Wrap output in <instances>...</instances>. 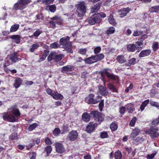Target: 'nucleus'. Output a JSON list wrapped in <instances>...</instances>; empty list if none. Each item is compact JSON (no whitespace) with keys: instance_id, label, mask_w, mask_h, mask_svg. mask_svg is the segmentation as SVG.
<instances>
[{"instance_id":"obj_39","label":"nucleus","mask_w":159,"mask_h":159,"mask_svg":"<svg viewBox=\"0 0 159 159\" xmlns=\"http://www.w3.org/2000/svg\"><path fill=\"white\" fill-rule=\"evenodd\" d=\"M108 88L113 92H117V90L114 85L111 84H108Z\"/></svg>"},{"instance_id":"obj_43","label":"nucleus","mask_w":159,"mask_h":159,"mask_svg":"<svg viewBox=\"0 0 159 159\" xmlns=\"http://www.w3.org/2000/svg\"><path fill=\"white\" fill-rule=\"evenodd\" d=\"M129 64L128 65L131 66L134 65L136 63V59L134 58H133L129 60Z\"/></svg>"},{"instance_id":"obj_10","label":"nucleus","mask_w":159,"mask_h":159,"mask_svg":"<svg viewBox=\"0 0 159 159\" xmlns=\"http://www.w3.org/2000/svg\"><path fill=\"white\" fill-rule=\"evenodd\" d=\"M74 70V67L73 66L70 65H67L63 66L61 71L63 73L68 74L70 71H72Z\"/></svg>"},{"instance_id":"obj_26","label":"nucleus","mask_w":159,"mask_h":159,"mask_svg":"<svg viewBox=\"0 0 159 159\" xmlns=\"http://www.w3.org/2000/svg\"><path fill=\"white\" fill-rule=\"evenodd\" d=\"M55 56L54 58V61L56 62H58L60 61L62 57H64L63 55L61 54L57 55L56 52Z\"/></svg>"},{"instance_id":"obj_61","label":"nucleus","mask_w":159,"mask_h":159,"mask_svg":"<svg viewBox=\"0 0 159 159\" xmlns=\"http://www.w3.org/2000/svg\"><path fill=\"white\" fill-rule=\"evenodd\" d=\"M45 143L47 144L50 145L52 143L50 139L48 138L45 139Z\"/></svg>"},{"instance_id":"obj_30","label":"nucleus","mask_w":159,"mask_h":159,"mask_svg":"<svg viewBox=\"0 0 159 159\" xmlns=\"http://www.w3.org/2000/svg\"><path fill=\"white\" fill-rule=\"evenodd\" d=\"M55 52H50V54L49 55L48 60V61H51L52 60H54V57H55Z\"/></svg>"},{"instance_id":"obj_59","label":"nucleus","mask_w":159,"mask_h":159,"mask_svg":"<svg viewBox=\"0 0 159 159\" xmlns=\"http://www.w3.org/2000/svg\"><path fill=\"white\" fill-rule=\"evenodd\" d=\"M156 155V153L148 154L147 155L146 157L148 159H152Z\"/></svg>"},{"instance_id":"obj_53","label":"nucleus","mask_w":159,"mask_h":159,"mask_svg":"<svg viewBox=\"0 0 159 159\" xmlns=\"http://www.w3.org/2000/svg\"><path fill=\"white\" fill-rule=\"evenodd\" d=\"M152 125L155 126L159 124V118L154 120L152 122Z\"/></svg>"},{"instance_id":"obj_11","label":"nucleus","mask_w":159,"mask_h":159,"mask_svg":"<svg viewBox=\"0 0 159 159\" xmlns=\"http://www.w3.org/2000/svg\"><path fill=\"white\" fill-rule=\"evenodd\" d=\"M98 92L101 95L104 96L107 95L108 93V91L107 90V88L102 85H100L98 87Z\"/></svg>"},{"instance_id":"obj_52","label":"nucleus","mask_w":159,"mask_h":159,"mask_svg":"<svg viewBox=\"0 0 159 159\" xmlns=\"http://www.w3.org/2000/svg\"><path fill=\"white\" fill-rule=\"evenodd\" d=\"M108 135L107 132H102L100 134V136L102 138H107Z\"/></svg>"},{"instance_id":"obj_22","label":"nucleus","mask_w":159,"mask_h":159,"mask_svg":"<svg viewBox=\"0 0 159 159\" xmlns=\"http://www.w3.org/2000/svg\"><path fill=\"white\" fill-rule=\"evenodd\" d=\"M10 38L13 39V41L16 43H19L20 42V37L18 35H13L10 36Z\"/></svg>"},{"instance_id":"obj_31","label":"nucleus","mask_w":159,"mask_h":159,"mask_svg":"<svg viewBox=\"0 0 159 159\" xmlns=\"http://www.w3.org/2000/svg\"><path fill=\"white\" fill-rule=\"evenodd\" d=\"M108 21L109 23L113 25H115L116 24V23L113 18V16L112 15H110L109 16L108 18Z\"/></svg>"},{"instance_id":"obj_27","label":"nucleus","mask_w":159,"mask_h":159,"mask_svg":"<svg viewBox=\"0 0 159 159\" xmlns=\"http://www.w3.org/2000/svg\"><path fill=\"white\" fill-rule=\"evenodd\" d=\"M9 59L11 60L12 62H16L18 60L17 55L15 53H13L11 54Z\"/></svg>"},{"instance_id":"obj_45","label":"nucleus","mask_w":159,"mask_h":159,"mask_svg":"<svg viewBox=\"0 0 159 159\" xmlns=\"http://www.w3.org/2000/svg\"><path fill=\"white\" fill-rule=\"evenodd\" d=\"M10 139L11 140L16 139L17 138V134L16 133H14L10 135L9 137Z\"/></svg>"},{"instance_id":"obj_25","label":"nucleus","mask_w":159,"mask_h":159,"mask_svg":"<svg viewBox=\"0 0 159 159\" xmlns=\"http://www.w3.org/2000/svg\"><path fill=\"white\" fill-rule=\"evenodd\" d=\"M149 99H147L144 101L141 104L140 109L141 111H143L145 107L149 103Z\"/></svg>"},{"instance_id":"obj_56","label":"nucleus","mask_w":159,"mask_h":159,"mask_svg":"<svg viewBox=\"0 0 159 159\" xmlns=\"http://www.w3.org/2000/svg\"><path fill=\"white\" fill-rule=\"evenodd\" d=\"M54 0H43L42 2L45 5L48 4L51 2H53Z\"/></svg>"},{"instance_id":"obj_37","label":"nucleus","mask_w":159,"mask_h":159,"mask_svg":"<svg viewBox=\"0 0 159 159\" xmlns=\"http://www.w3.org/2000/svg\"><path fill=\"white\" fill-rule=\"evenodd\" d=\"M95 57L96 60H97V61L101 60L103 59L104 57V56L102 54H100L98 55H96L94 56Z\"/></svg>"},{"instance_id":"obj_60","label":"nucleus","mask_w":159,"mask_h":159,"mask_svg":"<svg viewBox=\"0 0 159 159\" xmlns=\"http://www.w3.org/2000/svg\"><path fill=\"white\" fill-rule=\"evenodd\" d=\"M101 50V48L100 47H96L94 49V52L95 54L99 53Z\"/></svg>"},{"instance_id":"obj_18","label":"nucleus","mask_w":159,"mask_h":159,"mask_svg":"<svg viewBox=\"0 0 159 159\" xmlns=\"http://www.w3.org/2000/svg\"><path fill=\"white\" fill-rule=\"evenodd\" d=\"M129 8L128 7L122 9L120 10L121 13L120 14V15H121L120 17H123L126 16L129 12Z\"/></svg>"},{"instance_id":"obj_63","label":"nucleus","mask_w":159,"mask_h":159,"mask_svg":"<svg viewBox=\"0 0 159 159\" xmlns=\"http://www.w3.org/2000/svg\"><path fill=\"white\" fill-rule=\"evenodd\" d=\"M98 15L99 17L100 16L102 18H104L106 17V14L103 12H101L98 15Z\"/></svg>"},{"instance_id":"obj_14","label":"nucleus","mask_w":159,"mask_h":159,"mask_svg":"<svg viewBox=\"0 0 159 159\" xmlns=\"http://www.w3.org/2000/svg\"><path fill=\"white\" fill-rule=\"evenodd\" d=\"M151 53V51L150 50H143L140 52L139 57H144L149 56Z\"/></svg>"},{"instance_id":"obj_46","label":"nucleus","mask_w":159,"mask_h":159,"mask_svg":"<svg viewBox=\"0 0 159 159\" xmlns=\"http://www.w3.org/2000/svg\"><path fill=\"white\" fill-rule=\"evenodd\" d=\"M45 151L47 153L49 154L52 151V148L51 146H48L45 148Z\"/></svg>"},{"instance_id":"obj_49","label":"nucleus","mask_w":159,"mask_h":159,"mask_svg":"<svg viewBox=\"0 0 159 159\" xmlns=\"http://www.w3.org/2000/svg\"><path fill=\"white\" fill-rule=\"evenodd\" d=\"M87 51L86 49L85 48H81L79 50V53L82 55L85 54Z\"/></svg>"},{"instance_id":"obj_7","label":"nucleus","mask_w":159,"mask_h":159,"mask_svg":"<svg viewBox=\"0 0 159 159\" xmlns=\"http://www.w3.org/2000/svg\"><path fill=\"white\" fill-rule=\"evenodd\" d=\"M101 20L100 18L98 15H94L87 20L89 23L91 25L94 24L96 23H99Z\"/></svg>"},{"instance_id":"obj_48","label":"nucleus","mask_w":159,"mask_h":159,"mask_svg":"<svg viewBox=\"0 0 159 159\" xmlns=\"http://www.w3.org/2000/svg\"><path fill=\"white\" fill-rule=\"evenodd\" d=\"M59 45L56 42H55L52 44H51L50 45V47L51 48H57Z\"/></svg>"},{"instance_id":"obj_2","label":"nucleus","mask_w":159,"mask_h":159,"mask_svg":"<svg viewBox=\"0 0 159 159\" xmlns=\"http://www.w3.org/2000/svg\"><path fill=\"white\" fill-rule=\"evenodd\" d=\"M70 38L68 37L66 38L63 37L60 39V43L61 45H65L66 46V49L67 51L72 53L73 51L71 49V44L70 43H69Z\"/></svg>"},{"instance_id":"obj_33","label":"nucleus","mask_w":159,"mask_h":159,"mask_svg":"<svg viewBox=\"0 0 159 159\" xmlns=\"http://www.w3.org/2000/svg\"><path fill=\"white\" fill-rule=\"evenodd\" d=\"M39 47V45L38 43H36L31 45L30 49V51L31 52H33L34 50L37 48Z\"/></svg>"},{"instance_id":"obj_40","label":"nucleus","mask_w":159,"mask_h":159,"mask_svg":"<svg viewBox=\"0 0 159 159\" xmlns=\"http://www.w3.org/2000/svg\"><path fill=\"white\" fill-rule=\"evenodd\" d=\"M60 133V130L58 128H55L53 131V134L55 136H58Z\"/></svg>"},{"instance_id":"obj_16","label":"nucleus","mask_w":159,"mask_h":159,"mask_svg":"<svg viewBox=\"0 0 159 159\" xmlns=\"http://www.w3.org/2000/svg\"><path fill=\"white\" fill-rule=\"evenodd\" d=\"M52 97L55 100H62L63 98V96L62 95L58 93L57 92L55 91L53 94Z\"/></svg>"},{"instance_id":"obj_17","label":"nucleus","mask_w":159,"mask_h":159,"mask_svg":"<svg viewBox=\"0 0 159 159\" xmlns=\"http://www.w3.org/2000/svg\"><path fill=\"white\" fill-rule=\"evenodd\" d=\"M100 7V4L98 2L91 8V12L92 13H94L98 12Z\"/></svg>"},{"instance_id":"obj_29","label":"nucleus","mask_w":159,"mask_h":159,"mask_svg":"<svg viewBox=\"0 0 159 159\" xmlns=\"http://www.w3.org/2000/svg\"><path fill=\"white\" fill-rule=\"evenodd\" d=\"M52 20H56V23L58 25H61L62 20L61 18L57 16H55L51 18Z\"/></svg>"},{"instance_id":"obj_12","label":"nucleus","mask_w":159,"mask_h":159,"mask_svg":"<svg viewBox=\"0 0 159 159\" xmlns=\"http://www.w3.org/2000/svg\"><path fill=\"white\" fill-rule=\"evenodd\" d=\"M55 148L56 151L60 153H62L65 151V148L63 145L59 143H57L55 144Z\"/></svg>"},{"instance_id":"obj_57","label":"nucleus","mask_w":159,"mask_h":159,"mask_svg":"<svg viewBox=\"0 0 159 159\" xmlns=\"http://www.w3.org/2000/svg\"><path fill=\"white\" fill-rule=\"evenodd\" d=\"M46 92L47 93L52 96L53 94L54 91H53L49 88H48L46 90Z\"/></svg>"},{"instance_id":"obj_32","label":"nucleus","mask_w":159,"mask_h":159,"mask_svg":"<svg viewBox=\"0 0 159 159\" xmlns=\"http://www.w3.org/2000/svg\"><path fill=\"white\" fill-rule=\"evenodd\" d=\"M19 27V24H16L12 25L10 29L11 32H14L17 30Z\"/></svg>"},{"instance_id":"obj_54","label":"nucleus","mask_w":159,"mask_h":159,"mask_svg":"<svg viewBox=\"0 0 159 159\" xmlns=\"http://www.w3.org/2000/svg\"><path fill=\"white\" fill-rule=\"evenodd\" d=\"M152 48L154 51H156L158 48V43L157 42H155L152 45Z\"/></svg>"},{"instance_id":"obj_44","label":"nucleus","mask_w":159,"mask_h":159,"mask_svg":"<svg viewBox=\"0 0 159 159\" xmlns=\"http://www.w3.org/2000/svg\"><path fill=\"white\" fill-rule=\"evenodd\" d=\"M150 104L151 106H154L157 108L159 107V102L153 101H151L150 102Z\"/></svg>"},{"instance_id":"obj_35","label":"nucleus","mask_w":159,"mask_h":159,"mask_svg":"<svg viewBox=\"0 0 159 159\" xmlns=\"http://www.w3.org/2000/svg\"><path fill=\"white\" fill-rule=\"evenodd\" d=\"M38 126V124L36 123H34L31 125L29 127L28 129L29 131H32L35 129Z\"/></svg>"},{"instance_id":"obj_50","label":"nucleus","mask_w":159,"mask_h":159,"mask_svg":"<svg viewBox=\"0 0 159 159\" xmlns=\"http://www.w3.org/2000/svg\"><path fill=\"white\" fill-rule=\"evenodd\" d=\"M136 121V118L135 117H134L129 123V125L131 126H133L134 125Z\"/></svg>"},{"instance_id":"obj_38","label":"nucleus","mask_w":159,"mask_h":159,"mask_svg":"<svg viewBox=\"0 0 159 159\" xmlns=\"http://www.w3.org/2000/svg\"><path fill=\"white\" fill-rule=\"evenodd\" d=\"M159 11V6L152 7L150 9L151 12H157Z\"/></svg>"},{"instance_id":"obj_5","label":"nucleus","mask_w":159,"mask_h":159,"mask_svg":"<svg viewBox=\"0 0 159 159\" xmlns=\"http://www.w3.org/2000/svg\"><path fill=\"white\" fill-rule=\"evenodd\" d=\"M158 130V129L151 128L150 129L147 130L145 133L147 134H150L151 137L154 138L159 136V134L157 132Z\"/></svg>"},{"instance_id":"obj_58","label":"nucleus","mask_w":159,"mask_h":159,"mask_svg":"<svg viewBox=\"0 0 159 159\" xmlns=\"http://www.w3.org/2000/svg\"><path fill=\"white\" fill-rule=\"evenodd\" d=\"M104 106L103 100H102L99 104V108L100 111H102Z\"/></svg>"},{"instance_id":"obj_9","label":"nucleus","mask_w":159,"mask_h":159,"mask_svg":"<svg viewBox=\"0 0 159 159\" xmlns=\"http://www.w3.org/2000/svg\"><path fill=\"white\" fill-rule=\"evenodd\" d=\"M3 118L4 120L11 122H15L16 120L15 117L13 115L9 114L7 113H3Z\"/></svg>"},{"instance_id":"obj_51","label":"nucleus","mask_w":159,"mask_h":159,"mask_svg":"<svg viewBox=\"0 0 159 159\" xmlns=\"http://www.w3.org/2000/svg\"><path fill=\"white\" fill-rule=\"evenodd\" d=\"M105 73L106 75H107V76L111 79H115V76L112 74H110L107 72L106 70L105 71Z\"/></svg>"},{"instance_id":"obj_23","label":"nucleus","mask_w":159,"mask_h":159,"mask_svg":"<svg viewBox=\"0 0 159 159\" xmlns=\"http://www.w3.org/2000/svg\"><path fill=\"white\" fill-rule=\"evenodd\" d=\"M118 62L122 64L126 61V59L124 56L122 55L118 56L116 58Z\"/></svg>"},{"instance_id":"obj_47","label":"nucleus","mask_w":159,"mask_h":159,"mask_svg":"<svg viewBox=\"0 0 159 159\" xmlns=\"http://www.w3.org/2000/svg\"><path fill=\"white\" fill-rule=\"evenodd\" d=\"M143 32L142 31L137 30L134 32L133 35L134 36H139L141 35Z\"/></svg>"},{"instance_id":"obj_21","label":"nucleus","mask_w":159,"mask_h":159,"mask_svg":"<svg viewBox=\"0 0 159 159\" xmlns=\"http://www.w3.org/2000/svg\"><path fill=\"white\" fill-rule=\"evenodd\" d=\"M126 107L128 112L129 113H132L135 110L134 106L131 103L127 104L126 106Z\"/></svg>"},{"instance_id":"obj_42","label":"nucleus","mask_w":159,"mask_h":159,"mask_svg":"<svg viewBox=\"0 0 159 159\" xmlns=\"http://www.w3.org/2000/svg\"><path fill=\"white\" fill-rule=\"evenodd\" d=\"M110 128L112 131H115L118 128L117 124L115 123H112L110 126Z\"/></svg>"},{"instance_id":"obj_41","label":"nucleus","mask_w":159,"mask_h":159,"mask_svg":"<svg viewBox=\"0 0 159 159\" xmlns=\"http://www.w3.org/2000/svg\"><path fill=\"white\" fill-rule=\"evenodd\" d=\"M115 31V28L113 27H111L107 30V34H111L114 33Z\"/></svg>"},{"instance_id":"obj_64","label":"nucleus","mask_w":159,"mask_h":159,"mask_svg":"<svg viewBox=\"0 0 159 159\" xmlns=\"http://www.w3.org/2000/svg\"><path fill=\"white\" fill-rule=\"evenodd\" d=\"M49 53V51L48 50L44 51L43 53V56L45 58L48 55Z\"/></svg>"},{"instance_id":"obj_34","label":"nucleus","mask_w":159,"mask_h":159,"mask_svg":"<svg viewBox=\"0 0 159 159\" xmlns=\"http://www.w3.org/2000/svg\"><path fill=\"white\" fill-rule=\"evenodd\" d=\"M47 9L49 10L51 12H54L56 10V7L55 5H52L48 6Z\"/></svg>"},{"instance_id":"obj_13","label":"nucleus","mask_w":159,"mask_h":159,"mask_svg":"<svg viewBox=\"0 0 159 159\" xmlns=\"http://www.w3.org/2000/svg\"><path fill=\"white\" fill-rule=\"evenodd\" d=\"M97 126L96 124L90 122L86 127V130L88 133H90L93 131L95 126Z\"/></svg>"},{"instance_id":"obj_28","label":"nucleus","mask_w":159,"mask_h":159,"mask_svg":"<svg viewBox=\"0 0 159 159\" xmlns=\"http://www.w3.org/2000/svg\"><path fill=\"white\" fill-rule=\"evenodd\" d=\"M82 117L84 121L88 122L89 120L90 116L87 113H84L82 115Z\"/></svg>"},{"instance_id":"obj_62","label":"nucleus","mask_w":159,"mask_h":159,"mask_svg":"<svg viewBox=\"0 0 159 159\" xmlns=\"http://www.w3.org/2000/svg\"><path fill=\"white\" fill-rule=\"evenodd\" d=\"M41 32L39 30H37L34 33L33 35L35 37L38 36L39 34L41 33Z\"/></svg>"},{"instance_id":"obj_3","label":"nucleus","mask_w":159,"mask_h":159,"mask_svg":"<svg viewBox=\"0 0 159 159\" xmlns=\"http://www.w3.org/2000/svg\"><path fill=\"white\" fill-rule=\"evenodd\" d=\"M76 11L79 17L83 16L86 12V7L84 2H80L77 5Z\"/></svg>"},{"instance_id":"obj_19","label":"nucleus","mask_w":159,"mask_h":159,"mask_svg":"<svg viewBox=\"0 0 159 159\" xmlns=\"http://www.w3.org/2000/svg\"><path fill=\"white\" fill-rule=\"evenodd\" d=\"M127 50L130 52H134L137 48L136 46L134 44H129L127 46Z\"/></svg>"},{"instance_id":"obj_55","label":"nucleus","mask_w":159,"mask_h":159,"mask_svg":"<svg viewBox=\"0 0 159 159\" xmlns=\"http://www.w3.org/2000/svg\"><path fill=\"white\" fill-rule=\"evenodd\" d=\"M13 113L16 116H20V113L18 109H15L13 110Z\"/></svg>"},{"instance_id":"obj_20","label":"nucleus","mask_w":159,"mask_h":159,"mask_svg":"<svg viewBox=\"0 0 159 159\" xmlns=\"http://www.w3.org/2000/svg\"><path fill=\"white\" fill-rule=\"evenodd\" d=\"M22 80L20 78H17L14 80V87L17 89L19 88L21 84Z\"/></svg>"},{"instance_id":"obj_1","label":"nucleus","mask_w":159,"mask_h":159,"mask_svg":"<svg viewBox=\"0 0 159 159\" xmlns=\"http://www.w3.org/2000/svg\"><path fill=\"white\" fill-rule=\"evenodd\" d=\"M30 2V0H19L14 4L13 8L16 10H23L26 7V6Z\"/></svg>"},{"instance_id":"obj_24","label":"nucleus","mask_w":159,"mask_h":159,"mask_svg":"<svg viewBox=\"0 0 159 159\" xmlns=\"http://www.w3.org/2000/svg\"><path fill=\"white\" fill-rule=\"evenodd\" d=\"M139 130L138 128H135L130 135V138H134L136 137L139 134Z\"/></svg>"},{"instance_id":"obj_15","label":"nucleus","mask_w":159,"mask_h":159,"mask_svg":"<svg viewBox=\"0 0 159 159\" xmlns=\"http://www.w3.org/2000/svg\"><path fill=\"white\" fill-rule=\"evenodd\" d=\"M84 61L87 64H91L93 63L97 62L94 56L91 57L84 60Z\"/></svg>"},{"instance_id":"obj_8","label":"nucleus","mask_w":159,"mask_h":159,"mask_svg":"<svg viewBox=\"0 0 159 159\" xmlns=\"http://www.w3.org/2000/svg\"><path fill=\"white\" fill-rule=\"evenodd\" d=\"M78 133L77 131L72 130L69 133L68 135V139L70 141H74L77 138Z\"/></svg>"},{"instance_id":"obj_36","label":"nucleus","mask_w":159,"mask_h":159,"mask_svg":"<svg viewBox=\"0 0 159 159\" xmlns=\"http://www.w3.org/2000/svg\"><path fill=\"white\" fill-rule=\"evenodd\" d=\"M122 156L121 152L119 151L116 152L115 153V157L116 159H121Z\"/></svg>"},{"instance_id":"obj_6","label":"nucleus","mask_w":159,"mask_h":159,"mask_svg":"<svg viewBox=\"0 0 159 159\" xmlns=\"http://www.w3.org/2000/svg\"><path fill=\"white\" fill-rule=\"evenodd\" d=\"M94 119L100 123L103 121L104 117L103 115L98 111H93L92 112Z\"/></svg>"},{"instance_id":"obj_4","label":"nucleus","mask_w":159,"mask_h":159,"mask_svg":"<svg viewBox=\"0 0 159 159\" xmlns=\"http://www.w3.org/2000/svg\"><path fill=\"white\" fill-rule=\"evenodd\" d=\"M94 96L93 94H90L89 96L85 98V101L86 102L89 104H95L97 102H98L99 100H98V98H101V97L100 96H98L97 97L96 100L93 99Z\"/></svg>"}]
</instances>
